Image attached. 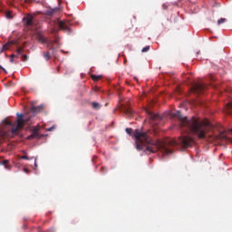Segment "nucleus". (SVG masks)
<instances>
[{
  "mask_svg": "<svg viewBox=\"0 0 232 232\" xmlns=\"http://www.w3.org/2000/svg\"><path fill=\"white\" fill-rule=\"evenodd\" d=\"M125 131L128 135L133 136L135 139V148L138 151L143 150L146 155L158 152V150H160L163 155H169L173 153V150L167 147L165 143L160 141L152 142V140H150L148 132L142 131L140 130H133L130 128H127Z\"/></svg>",
  "mask_w": 232,
  "mask_h": 232,
  "instance_id": "nucleus-1",
  "label": "nucleus"
},
{
  "mask_svg": "<svg viewBox=\"0 0 232 232\" xmlns=\"http://www.w3.org/2000/svg\"><path fill=\"white\" fill-rule=\"evenodd\" d=\"M44 110V106L42 104L38 106H33L24 114L17 113L15 127L12 121L8 120H3L2 123H0V138H13L14 136L19 134V130L24 127V124L29 122L33 117L38 113H41Z\"/></svg>",
  "mask_w": 232,
  "mask_h": 232,
  "instance_id": "nucleus-2",
  "label": "nucleus"
},
{
  "mask_svg": "<svg viewBox=\"0 0 232 232\" xmlns=\"http://www.w3.org/2000/svg\"><path fill=\"white\" fill-rule=\"evenodd\" d=\"M179 121V126L182 128L183 132H192L198 139H206V134L210 131V123L208 121L200 120L197 117H192L188 120L186 117L183 118L179 111L175 113Z\"/></svg>",
  "mask_w": 232,
  "mask_h": 232,
  "instance_id": "nucleus-3",
  "label": "nucleus"
},
{
  "mask_svg": "<svg viewBox=\"0 0 232 232\" xmlns=\"http://www.w3.org/2000/svg\"><path fill=\"white\" fill-rule=\"evenodd\" d=\"M193 144H195V140L190 136H181L178 140H169V146L178 147L179 149L192 148Z\"/></svg>",
  "mask_w": 232,
  "mask_h": 232,
  "instance_id": "nucleus-4",
  "label": "nucleus"
},
{
  "mask_svg": "<svg viewBox=\"0 0 232 232\" xmlns=\"http://www.w3.org/2000/svg\"><path fill=\"white\" fill-rule=\"evenodd\" d=\"M206 90H208V85H206L205 83H195L192 85L191 89L192 92L197 95L203 94Z\"/></svg>",
  "mask_w": 232,
  "mask_h": 232,
  "instance_id": "nucleus-5",
  "label": "nucleus"
},
{
  "mask_svg": "<svg viewBox=\"0 0 232 232\" xmlns=\"http://www.w3.org/2000/svg\"><path fill=\"white\" fill-rule=\"evenodd\" d=\"M57 25L58 28H60V30H64V31H68V22L65 20H58L57 21Z\"/></svg>",
  "mask_w": 232,
  "mask_h": 232,
  "instance_id": "nucleus-6",
  "label": "nucleus"
},
{
  "mask_svg": "<svg viewBox=\"0 0 232 232\" xmlns=\"http://www.w3.org/2000/svg\"><path fill=\"white\" fill-rule=\"evenodd\" d=\"M37 41L38 43L42 44H47L49 42L47 41L46 38H44V36L42 34H37L36 35Z\"/></svg>",
  "mask_w": 232,
  "mask_h": 232,
  "instance_id": "nucleus-7",
  "label": "nucleus"
},
{
  "mask_svg": "<svg viewBox=\"0 0 232 232\" xmlns=\"http://www.w3.org/2000/svg\"><path fill=\"white\" fill-rule=\"evenodd\" d=\"M14 44V42H7V43H5V44L3 45L2 48H0V53H3V52H5V51L9 50V48H10L11 46H13Z\"/></svg>",
  "mask_w": 232,
  "mask_h": 232,
  "instance_id": "nucleus-8",
  "label": "nucleus"
},
{
  "mask_svg": "<svg viewBox=\"0 0 232 232\" xmlns=\"http://www.w3.org/2000/svg\"><path fill=\"white\" fill-rule=\"evenodd\" d=\"M216 140H227V133L226 132H220L218 136H216Z\"/></svg>",
  "mask_w": 232,
  "mask_h": 232,
  "instance_id": "nucleus-9",
  "label": "nucleus"
},
{
  "mask_svg": "<svg viewBox=\"0 0 232 232\" xmlns=\"http://www.w3.org/2000/svg\"><path fill=\"white\" fill-rule=\"evenodd\" d=\"M25 21V26L32 27L33 26V16L27 15V17L24 18Z\"/></svg>",
  "mask_w": 232,
  "mask_h": 232,
  "instance_id": "nucleus-10",
  "label": "nucleus"
},
{
  "mask_svg": "<svg viewBox=\"0 0 232 232\" xmlns=\"http://www.w3.org/2000/svg\"><path fill=\"white\" fill-rule=\"evenodd\" d=\"M123 113L127 114L128 117L132 116L133 111L129 107L123 108Z\"/></svg>",
  "mask_w": 232,
  "mask_h": 232,
  "instance_id": "nucleus-11",
  "label": "nucleus"
},
{
  "mask_svg": "<svg viewBox=\"0 0 232 232\" xmlns=\"http://www.w3.org/2000/svg\"><path fill=\"white\" fill-rule=\"evenodd\" d=\"M91 107L94 109V111H99L100 109H102V104L94 102H91Z\"/></svg>",
  "mask_w": 232,
  "mask_h": 232,
  "instance_id": "nucleus-12",
  "label": "nucleus"
},
{
  "mask_svg": "<svg viewBox=\"0 0 232 232\" xmlns=\"http://www.w3.org/2000/svg\"><path fill=\"white\" fill-rule=\"evenodd\" d=\"M39 138V132L37 130L33 131L32 135L27 136V140H31L33 139Z\"/></svg>",
  "mask_w": 232,
  "mask_h": 232,
  "instance_id": "nucleus-13",
  "label": "nucleus"
},
{
  "mask_svg": "<svg viewBox=\"0 0 232 232\" xmlns=\"http://www.w3.org/2000/svg\"><path fill=\"white\" fill-rule=\"evenodd\" d=\"M91 79L94 82H98L101 81L102 79V75H91Z\"/></svg>",
  "mask_w": 232,
  "mask_h": 232,
  "instance_id": "nucleus-14",
  "label": "nucleus"
},
{
  "mask_svg": "<svg viewBox=\"0 0 232 232\" xmlns=\"http://www.w3.org/2000/svg\"><path fill=\"white\" fill-rule=\"evenodd\" d=\"M43 57H44L45 61H49L52 58L49 52L43 53Z\"/></svg>",
  "mask_w": 232,
  "mask_h": 232,
  "instance_id": "nucleus-15",
  "label": "nucleus"
},
{
  "mask_svg": "<svg viewBox=\"0 0 232 232\" xmlns=\"http://www.w3.org/2000/svg\"><path fill=\"white\" fill-rule=\"evenodd\" d=\"M227 113L232 114V102L227 103Z\"/></svg>",
  "mask_w": 232,
  "mask_h": 232,
  "instance_id": "nucleus-16",
  "label": "nucleus"
},
{
  "mask_svg": "<svg viewBox=\"0 0 232 232\" xmlns=\"http://www.w3.org/2000/svg\"><path fill=\"white\" fill-rule=\"evenodd\" d=\"M8 163H9V160H3V165H5V169H10V165Z\"/></svg>",
  "mask_w": 232,
  "mask_h": 232,
  "instance_id": "nucleus-17",
  "label": "nucleus"
},
{
  "mask_svg": "<svg viewBox=\"0 0 232 232\" xmlns=\"http://www.w3.org/2000/svg\"><path fill=\"white\" fill-rule=\"evenodd\" d=\"M53 14H54V9H49V10L45 11V14L48 16H52Z\"/></svg>",
  "mask_w": 232,
  "mask_h": 232,
  "instance_id": "nucleus-18",
  "label": "nucleus"
},
{
  "mask_svg": "<svg viewBox=\"0 0 232 232\" xmlns=\"http://www.w3.org/2000/svg\"><path fill=\"white\" fill-rule=\"evenodd\" d=\"M24 51V47H18L17 50H16V53L18 55L22 54L23 52Z\"/></svg>",
  "mask_w": 232,
  "mask_h": 232,
  "instance_id": "nucleus-19",
  "label": "nucleus"
},
{
  "mask_svg": "<svg viewBox=\"0 0 232 232\" xmlns=\"http://www.w3.org/2000/svg\"><path fill=\"white\" fill-rule=\"evenodd\" d=\"M108 172L107 168L105 167H101V174L105 175Z\"/></svg>",
  "mask_w": 232,
  "mask_h": 232,
  "instance_id": "nucleus-20",
  "label": "nucleus"
},
{
  "mask_svg": "<svg viewBox=\"0 0 232 232\" xmlns=\"http://www.w3.org/2000/svg\"><path fill=\"white\" fill-rule=\"evenodd\" d=\"M28 60H29V57H28L26 54H23V55H22V61H23L24 63H26Z\"/></svg>",
  "mask_w": 232,
  "mask_h": 232,
  "instance_id": "nucleus-21",
  "label": "nucleus"
},
{
  "mask_svg": "<svg viewBox=\"0 0 232 232\" xmlns=\"http://www.w3.org/2000/svg\"><path fill=\"white\" fill-rule=\"evenodd\" d=\"M226 22V19L225 18H221L220 20H218V24L220 25V24H225Z\"/></svg>",
  "mask_w": 232,
  "mask_h": 232,
  "instance_id": "nucleus-22",
  "label": "nucleus"
},
{
  "mask_svg": "<svg viewBox=\"0 0 232 232\" xmlns=\"http://www.w3.org/2000/svg\"><path fill=\"white\" fill-rule=\"evenodd\" d=\"M150 50V46H146L142 48V53H148Z\"/></svg>",
  "mask_w": 232,
  "mask_h": 232,
  "instance_id": "nucleus-23",
  "label": "nucleus"
},
{
  "mask_svg": "<svg viewBox=\"0 0 232 232\" xmlns=\"http://www.w3.org/2000/svg\"><path fill=\"white\" fill-rule=\"evenodd\" d=\"M20 160H30V158L27 157L26 155H23L22 157H20Z\"/></svg>",
  "mask_w": 232,
  "mask_h": 232,
  "instance_id": "nucleus-24",
  "label": "nucleus"
},
{
  "mask_svg": "<svg viewBox=\"0 0 232 232\" xmlns=\"http://www.w3.org/2000/svg\"><path fill=\"white\" fill-rule=\"evenodd\" d=\"M7 147H8V149H7V150H14V144L9 143V144H7Z\"/></svg>",
  "mask_w": 232,
  "mask_h": 232,
  "instance_id": "nucleus-25",
  "label": "nucleus"
},
{
  "mask_svg": "<svg viewBox=\"0 0 232 232\" xmlns=\"http://www.w3.org/2000/svg\"><path fill=\"white\" fill-rule=\"evenodd\" d=\"M150 118L155 121L158 120V115L157 114H150Z\"/></svg>",
  "mask_w": 232,
  "mask_h": 232,
  "instance_id": "nucleus-26",
  "label": "nucleus"
},
{
  "mask_svg": "<svg viewBox=\"0 0 232 232\" xmlns=\"http://www.w3.org/2000/svg\"><path fill=\"white\" fill-rule=\"evenodd\" d=\"M208 79H209L210 81H212V82L215 81V78H214V76H213L212 74L208 75Z\"/></svg>",
  "mask_w": 232,
  "mask_h": 232,
  "instance_id": "nucleus-27",
  "label": "nucleus"
},
{
  "mask_svg": "<svg viewBox=\"0 0 232 232\" xmlns=\"http://www.w3.org/2000/svg\"><path fill=\"white\" fill-rule=\"evenodd\" d=\"M11 14L10 13H5V17L10 18Z\"/></svg>",
  "mask_w": 232,
  "mask_h": 232,
  "instance_id": "nucleus-28",
  "label": "nucleus"
},
{
  "mask_svg": "<svg viewBox=\"0 0 232 232\" xmlns=\"http://www.w3.org/2000/svg\"><path fill=\"white\" fill-rule=\"evenodd\" d=\"M53 129H54V127L48 128L47 131H53Z\"/></svg>",
  "mask_w": 232,
  "mask_h": 232,
  "instance_id": "nucleus-29",
  "label": "nucleus"
},
{
  "mask_svg": "<svg viewBox=\"0 0 232 232\" xmlns=\"http://www.w3.org/2000/svg\"><path fill=\"white\" fill-rule=\"evenodd\" d=\"M10 57H11L12 59H14V58H15V57H16V55L12 54V55H10Z\"/></svg>",
  "mask_w": 232,
  "mask_h": 232,
  "instance_id": "nucleus-30",
  "label": "nucleus"
},
{
  "mask_svg": "<svg viewBox=\"0 0 232 232\" xmlns=\"http://www.w3.org/2000/svg\"><path fill=\"white\" fill-rule=\"evenodd\" d=\"M14 58H11L10 63H14Z\"/></svg>",
  "mask_w": 232,
  "mask_h": 232,
  "instance_id": "nucleus-31",
  "label": "nucleus"
},
{
  "mask_svg": "<svg viewBox=\"0 0 232 232\" xmlns=\"http://www.w3.org/2000/svg\"><path fill=\"white\" fill-rule=\"evenodd\" d=\"M24 173H29V169H24Z\"/></svg>",
  "mask_w": 232,
  "mask_h": 232,
  "instance_id": "nucleus-32",
  "label": "nucleus"
},
{
  "mask_svg": "<svg viewBox=\"0 0 232 232\" xmlns=\"http://www.w3.org/2000/svg\"><path fill=\"white\" fill-rule=\"evenodd\" d=\"M0 69L3 70V72H6V70L3 69V67L0 65Z\"/></svg>",
  "mask_w": 232,
  "mask_h": 232,
  "instance_id": "nucleus-33",
  "label": "nucleus"
},
{
  "mask_svg": "<svg viewBox=\"0 0 232 232\" xmlns=\"http://www.w3.org/2000/svg\"><path fill=\"white\" fill-rule=\"evenodd\" d=\"M25 3L29 4L30 3V0H24Z\"/></svg>",
  "mask_w": 232,
  "mask_h": 232,
  "instance_id": "nucleus-34",
  "label": "nucleus"
},
{
  "mask_svg": "<svg viewBox=\"0 0 232 232\" xmlns=\"http://www.w3.org/2000/svg\"><path fill=\"white\" fill-rule=\"evenodd\" d=\"M196 54H199V51L198 53H196Z\"/></svg>",
  "mask_w": 232,
  "mask_h": 232,
  "instance_id": "nucleus-35",
  "label": "nucleus"
},
{
  "mask_svg": "<svg viewBox=\"0 0 232 232\" xmlns=\"http://www.w3.org/2000/svg\"><path fill=\"white\" fill-rule=\"evenodd\" d=\"M229 132H230V133H232V130H229Z\"/></svg>",
  "mask_w": 232,
  "mask_h": 232,
  "instance_id": "nucleus-36",
  "label": "nucleus"
}]
</instances>
